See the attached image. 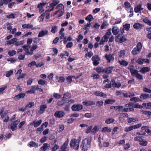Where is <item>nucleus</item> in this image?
<instances>
[{
	"label": "nucleus",
	"mask_w": 151,
	"mask_h": 151,
	"mask_svg": "<svg viewBox=\"0 0 151 151\" xmlns=\"http://www.w3.org/2000/svg\"><path fill=\"white\" fill-rule=\"evenodd\" d=\"M86 139L87 141V143L86 144L90 147L91 142V137L88 138Z\"/></svg>",
	"instance_id": "nucleus-43"
},
{
	"label": "nucleus",
	"mask_w": 151,
	"mask_h": 151,
	"mask_svg": "<svg viewBox=\"0 0 151 151\" xmlns=\"http://www.w3.org/2000/svg\"><path fill=\"white\" fill-rule=\"evenodd\" d=\"M142 113L145 114L147 116L150 117L151 115V112L149 111L142 110Z\"/></svg>",
	"instance_id": "nucleus-40"
},
{
	"label": "nucleus",
	"mask_w": 151,
	"mask_h": 151,
	"mask_svg": "<svg viewBox=\"0 0 151 151\" xmlns=\"http://www.w3.org/2000/svg\"><path fill=\"white\" fill-rule=\"evenodd\" d=\"M111 128H109L108 127H106L103 128L101 130L102 132H107L108 133H109L111 131Z\"/></svg>",
	"instance_id": "nucleus-25"
},
{
	"label": "nucleus",
	"mask_w": 151,
	"mask_h": 151,
	"mask_svg": "<svg viewBox=\"0 0 151 151\" xmlns=\"http://www.w3.org/2000/svg\"><path fill=\"white\" fill-rule=\"evenodd\" d=\"M142 10V5L140 4L135 7L134 8V12L137 13Z\"/></svg>",
	"instance_id": "nucleus-26"
},
{
	"label": "nucleus",
	"mask_w": 151,
	"mask_h": 151,
	"mask_svg": "<svg viewBox=\"0 0 151 151\" xmlns=\"http://www.w3.org/2000/svg\"><path fill=\"white\" fill-rule=\"evenodd\" d=\"M124 5L125 7L127 9L130 8L131 6L130 3L128 1H126L124 2Z\"/></svg>",
	"instance_id": "nucleus-51"
},
{
	"label": "nucleus",
	"mask_w": 151,
	"mask_h": 151,
	"mask_svg": "<svg viewBox=\"0 0 151 151\" xmlns=\"http://www.w3.org/2000/svg\"><path fill=\"white\" fill-rule=\"evenodd\" d=\"M126 54V52L124 50H121L119 52L118 56L119 58H121L124 56Z\"/></svg>",
	"instance_id": "nucleus-33"
},
{
	"label": "nucleus",
	"mask_w": 151,
	"mask_h": 151,
	"mask_svg": "<svg viewBox=\"0 0 151 151\" xmlns=\"http://www.w3.org/2000/svg\"><path fill=\"white\" fill-rule=\"evenodd\" d=\"M133 27L136 29H141L142 28V24L138 23H135L133 25Z\"/></svg>",
	"instance_id": "nucleus-30"
},
{
	"label": "nucleus",
	"mask_w": 151,
	"mask_h": 151,
	"mask_svg": "<svg viewBox=\"0 0 151 151\" xmlns=\"http://www.w3.org/2000/svg\"><path fill=\"white\" fill-rule=\"evenodd\" d=\"M123 27L125 30L128 31L129 30L130 27V24H125L123 25Z\"/></svg>",
	"instance_id": "nucleus-39"
},
{
	"label": "nucleus",
	"mask_w": 151,
	"mask_h": 151,
	"mask_svg": "<svg viewBox=\"0 0 151 151\" xmlns=\"http://www.w3.org/2000/svg\"><path fill=\"white\" fill-rule=\"evenodd\" d=\"M17 127V126H16L15 125L12 124L11 123L10 124L9 126H8V127L10 128L12 131L15 130Z\"/></svg>",
	"instance_id": "nucleus-44"
},
{
	"label": "nucleus",
	"mask_w": 151,
	"mask_h": 151,
	"mask_svg": "<svg viewBox=\"0 0 151 151\" xmlns=\"http://www.w3.org/2000/svg\"><path fill=\"white\" fill-rule=\"evenodd\" d=\"M119 63L121 65H122L124 66H127L128 64V63L125 60L122 59L121 60H119Z\"/></svg>",
	"instance_id": "nucleus-24"
},
{
	"label": "nucleus",
	"mask_w": 151,
	"mask_h": 151,
	"mask_svg": "<svg viewBox=\"0 0 151 151\" xmlns=\"http://www.w3.org/2000/svg\"><path fill=\"white\" fill-rule=\"evenodd\" d=\"M142 105L145 106L146 108L149 109L150 107H151V102H149L148 103H143Z\"/></svg>",
	"instance_id": "nucleus-42"
},
{
	"label": "nucleus",
	"mask_w": 151,
	"mask_h": 151,
	"mask_svg": "<svg viewBox=\"0 0 151 151\" xmlns=\"http://www.w3.org/2000/svg\"><path fill=\"white\" fill-rule=\"evenodd\" d=\"M42 122V121L41 119L37 121L34 120L30 124L31 125H33L36 128L41 124Z\"/></svg>",
	"instance_id": "nucleus-13"
},
{
	"label": "nucleus",
	"mask_w": 151,
	"mask_h": 151,
	"mask_svg": "<svg viewBox=\"0 0 151 151\" xmlns=\"http://www.w3.org/2000/svg\"><path fill=\"white\" fill-rule=\"evenodd\" d=\"M115 121L114 119L112 118L107 119L105 121V123L106 124H110L113 123Z\"/></svg>",
	"instance_id": "nucleus-29"
},
{
	"label": "nucleus",
	"mask_w": 151,
	"mask_h": 151,
	"mask_svg": "<svg viewBox=\"0 0 151 151\" xmlns=\"http://www.w3.org/2000/svg\"><path fill=\"white\" fill-rule=\"evenodd\" d=\"M130 100L131 101H134L135 102H138L139 101H141V100L139 98L136 97H133L131 98Z\"/></svg>",
	"instance_id": "nucleus-46"
},
{
	"label": "nucleus",
	"mask_w": 151,
	"mask_h": 151,
	"mask_svg": "<svg viewBox=\"0 0 151 151\" xmlns=\"http://www.w3.org/2000/svg\"><path fill=\"white\" fill-rule=\"evenodd\" d=\"M99 131L98 128V126L97 125L95 126L93 129H92L91 132L93 133H95Z\"/></svg>",
	"instance_id": "nucleus-54"
},
{
	"label": "nucleus",
	"mask_w": 151,
	"mask_h": 151,
	"mask_svg": "<svg viewBox=\"0 0 151 151\" xmlns=\"http://www.w3.org/2000/svg\"><path fill=\"white\" fill-rule=\"evenodd\" d=\"M104 102L103 101H98L96 103V105L99 107H100L103 106Z\"/></svg>",
	"instance_id": "nucleus-59"
},
{
	"label": "nucleus",
	"mask_w": 151,
	"mask_h": 151,
	"mask_svg": "<svg viewBox=\"0 0 151 151\" xmlns=\"http://www.w3.org/2000/svg\"><path fill=\"white\" fill-rule=\"evenodd\" d=\"M28 146L30 147H39L38 144V143L33 141H31L29 142L28 144Z\"/></svg>",
	"instance_id": "nucleus-20"
},
{
	"label": "nucleus",
	"mask_w": 151,
	"mask_h": 151,
	"mask_svg": "<svg viewBox=\"0 0 151 151\" xmlns=\"http://www.w3.org/2000/svg\"><path fill=\"white\" fill-rule=\"evenodd\" d=\"M57 27L56 26H54L52 27L51 29V32L55 34L56 32L57 31Z\"/></svg>",
	"instance_id": "nucleus-55"
},
{
	"label": "nucleus",
	"mask_w": 151,
	"mask_h": 151,
	"mask_svg": "<svg viewBox=\"0 0 151 151\" xmlns=\"http://www.w3.org/2000/svg\"><path fill=\"white\" fill-rule=\"evenodd\" d=\"M150 68L149 67H146L142 68V73H145L149 71Z\"/></svg>",
	"instance_id": "nucleus-34"
},
{
	"label": "nucleus",
	"mask_w": 151,
	"mask_h": 151,
	"mask_svg": "<svg viewBox=\"0 0 151 151\" xmlns=\"http://www.w3.org/2000/svg\"><path fill=\"white\" fill-rule=\"evenodd\" d=\"M65 115V113L63 111H58L54 113L55 116L58 118H60L63 117Z\"/></svg>",
	"instance_id": "nucleus-9"
},
{
	"label": "nucleus",
	"mask_w": 151,
	"mask_h": 151,
	"mask_svg": "<svg viewBox=\"0 0 151 151\" xmlns=\"http://www.w3.org/2000/svg\"><path fill=\"white\" fill-rule=\"evenodd\" d=\"M111 29H109L107 30L105 35L104 36L101 40L100 41L99 44L100 45H103L105 42H107L109 37L111 35Z\"/></svg>",
	"instance_id": "nucleus-2"
},
{
	"label": "nucleus",
	"mask_w": 151,
	"mask_h": 151,
	"mask_svg": "<svg viewBox=\"0 0 151 151\" xmlns=\"http://www.w3.org/2000/svg\"><path fill=\"white\" fill-rule=\"evenodd\" d=\"M71 94L69 92H66L63 94V96L62 97V100L63 101L66 100L67 99L71 98Z\"/></svg>",
	"instance_id": "nucleus-18"
},
{
	"label": "nucleus",
	"mask_w": 151,
	"mask_h": 151,
	"mask_svg": "<svg viewBox=\"0 0 151 151\" xmlns=\"http://www.w3.org/2000/svg\"><path fill=\"white\" fill-rule=\"evenodd\" d=\"M16 53V52L14 50H12L11 51H9L8 54L10 56H13Z\"/></svg>",
	"instance_id": "nucleus-47"
},
{
	"label": "nucleus",
	"mask_w": 151,
	"mask_h": 151,
	"mask_svg": "<svg viewBox=\"0 0 151 151\" xmlns=\"http://www.w3.org/2000/svg\"><path fill=\"white\" fill-rule=\"evenodd\" d=\"M47 107L46 104H44L41 105L40 106V110L42 113L44 112L45 111V109Z\"/></svg>",
	"instance_id": "nucleus-28"
},
{
	"label": "nucleus",
	"mask_w": 151,
	"mask_h": 151,
	"mask_svg": "<svg viewBox=\"0 0 151 151\" xmlns=\"http://www.w3.org/2000/svg\"><path fill=\"white\" fill-rule=\"evenodd\" d=\"M36 65V62L35 61H33L29 63L28 65V66L29 67L31 68L34 65Z\"/></svg>",
	"instance_id": "nucleus-58"
},
{
	"label": "nucleus",
	"mask_w": 151,
	"mask_h": 151,
	"mask_svg": "<svg viewBox=\"0 0 151 151\" xmlns=\"http://www.w3.org/2000/svg\"><path fill=\"white\" fill-rule=\"evenodd\" d=\"M53 96L56 99H60L62 97V95L59 93H53Z\"/></svg>",
	"instance_id": "nucleus-35"
},
{
	"label": "nucleus",
	"mask_w": 151,
	"mask_h": 151,
	"mask_svg": "<svg viewBox=\"0 0 151 151\" xmlns=\"http://www.w3.org/2000/svg\"><path fill=\"white\" fill-rule=\"evenodd\" d=\"M92 127L93 126L92 125L88 127L85 131L86 133L87 134L91 132Z\"/></svg>",
	"instance_id": "nucleus-61"
},
{
	"label": "nucleus",
	"mask_w": 151,
	"mask_h": 151,
	"mask_svg": "<svg viewBox=\"0 0 151 151\" xmlns=\"http://www.w3.org/2000/svg\"><path fill=\"white\" fill-rule=\"evenodd\" d=\"M137 119L136 118H128L127 119V121L129 123H131L132 122H135L136 121H137Z\"/></svg>",
	"instance_id": "nucleus-27"
},
{
	"label": "nucleus",
	"mask_w": 151,
	"mask_h": 151,
	"mask_svg": "<svg viewBox=\"0 0 151 151\" xmlns=\"http://www.w3.org/2000/svg\"><path fill=\"white\" fill-rule=\"evenodd\" d=\"M48 31L47 30H42L39 33L38 37H42L45 36V35H47Z\"/></svg>",
	"instance_id": "nucleus-21"
},
{
	"label": "nucleus",
	"mask_w": 151,
	"mask_h": 151,
	"mask_svg": "<svg viewBox=\"0 0 151 151\" xmlns=\"http://www.w3.org/2000/svg\"><path fill=\"white\" fill-rule=\"evenodd\" d=\"M142 49V43L138 42L136 46L132 50L131 53L132 55H136L139 53L141 51Z\"/></svg>",
	"instance_id": "nucleus-4"
},
{
	"label": "nucleus",
	"mask_w": 151,
	"mask_h": 151,
	"mask_svg": "<svg viewBox=\"0 0 151 151\" xmlns=\"http://www.w3.org/2000/svg\"><path fill=\"white\" fill-rule=\"evenodd\" d=\"M59 80L58 81L60 83H63L64 82L65 80V78L63 76H60L59 77Z\"/></svg>",
	"instance_id": "nucleus-63"
},
{
	"label": "nucleus",
	"mask_w": 151,
	"mask_h": 151,
	"mask_svg": "<svg viewBox=\"0 0 151 151\" xmlns=\"http://www.w3.org/2000/svg\"><path fill=\"white\" fill-rule=\"evenodd\" d=\"M108 25V24H107V21H104L102 24H101V29H103L104 27L105 26H106L107 25Z\"/></svg>",
	"instance_id": "nucleus-62"
},
{
	"label": "nucleus",
	"mask_w": 151,
	"mask_h": 151,
	"mask_svg": "<svg viewBox=\"0 0 151 151\" xmlns=\"http://www.w3.org/2000/svg\"><path fill=\"white\" fill-rule=\"evenodd\" d=\"M101 59L98 55H95L93 56L91 58V60L93 61V64L94 66H97L99 65Z\"/></svg>",
	"instance_id": "nucleus-5"
},
{
	"label": "nucleus",
	"mask_w": 151,
	"mask_h": 151,
	"mask_svg": "<svg viewBox=\"0 0 151 151\" xmlns=\"http://www.w3.org/2000/svg\"><path fill=\"white\" fill-rule=\"evenodd\" d=\"M83 108V106L80 104L73 105L72 107V110L74 111H78L82 109Z\"/></svg>",
	"instance_id": "nucleus-7"
},
{
	"label": "nucleus",
	"mask_w": 151,
	"mask_h": 151,
	"mask_svg": "<svg viewBox=\"0 0 151 151\" xmlns=\"http://www.w3.org/2000/svg\"><path fill=\"white\" fill-rule=\"evenodd\" d=\"M118 40L119 41H117V42H119L120 43H122L127 41V40L123 36L118 39Z\"/></svg>",
	"instance_id": "nucleus-41"
},
{
	"label": "nucleus",
	"mask_w": 151,
	"mask_h": 151,
	"mask_svg": "<svg viewBox=\"0 0 151 151\" xmlns=\"http://www.w3.org/2000/svg\"><path fill=\"white\" fill-rule=\"evenodd\" d=\"M68 143L69 140L68 139H67L60 147V150L58 151H69V150H66Z\"/></svg>",
	"instance_id": "nucleus-8"
},
{
	"label": "nucleus",
	"mask_w": 151,
	"mask_h": 151,
	"mask_svg": "<svg viewBox=\"0 0 151 151\" xmlns=\"http://www.w3.org/2000/svg\"><path fill=\"white\" fill-rule=\"evenodd\" d=\"M15 14H14L13 13H11L10 14H9L6 16V18L8 19L12 18L14 19L15 18Z\"/></svg>",
	"instance_id": "nucleus-60"
},
{
	"label": "nucleus",
	"mask_w": 151,
	"mask_h": 151,
	"mask_svg": "<svg viewBox=\"0 0 151 151\" xmlns=\"http://www.w3.org/2000/svg\"><path fill=\"white\" fill-rule=\"evenodd\" d=\"M103 67H101L99 66L96 68V71L98 73H101L103 72L104 73V69H102Z\"/></svg>",
	"instance_id": "nucleus-37"
},
{
	"label": "nucleus",
	"mask_w": 151,
	"mask_h": 151,
	"mask_svg": "<svg viewBox=\"0 0 151 151\" xmlns=\"http://www.w3.org/2000/svg\"><path fill=\"white\" fill-rule=\"evenodd\" d=\"M83 104L85 106H91L95 104V103L91 100H85L83 102Z\"/></svg>",
	"instance_id": "nucleus-17"
},
{
	"label": "nucleus",
	"mask_w": 151,
	"mask_h": 151,
	"mask_svg": "<svg viewBox=\"0 0 151 151\" xmlns=\"http://www.w3.org/2000/svg\"><path fill=\"white\" fill-rule=\"evenodd\" d=\"M112 85L113 87H115L117 88H119L121 86V84L120 82H118V83L115 82L114 83H112Z\"/></svg>",
	"instance_id": "nucleus-49"
},
{
	"label": "nucleus",
	"mask_w": 151,
	"mask_h": 151,
	"mask_svg": "<svg viewBox=\"0 0 151 151\" xmlns=\"http://www.w3.org/2000/svg\"><path fill=\"white\" fill-rule=\"evenodd\" d=\"M91 77H93V79H98L100 77V75L98 74H93L91 76Z\"/></svg>",
	"instance_id": "nucleus-56"
},
{
	"label": "nucleus",
	"mask_w": 151,
	"mask_h": 151,
	"mask_svg": "<svg viewBox=\"0 0 151 151\" xmlns=\"http://www.w3.org/2000/svg\"><path fill=\"white\" fill-rule=\"evenodd\" d=\"M50 147V145L49 144L45 143L43 144L42 147L40 148V151H46L49 150Z\"/></svg>",
	"instance_id": "nucleus-10"
},
{
	"label": "nucleus",
	"mask_w": 151,
	"mask_h": 151,
	"mask_svg": "<svg viewBox=\"0 0 151 151\" xmlns=\"http://www.w3.org/2000/svg\"><path fill=\"white\" fill-rule=\"evenodd\" d=\"M26 96V93H20L18 95L15 96L13 99L15 101H17L20 99H23Z\"/></svg>",
	"instance_id": "nucleus-12"
},
{
	"label": "nucleus",
	"mask_w": 151,
	"mask_h": 151,
	"mask_svg": "<svg viewBox=\"0 0 151 151\" xmlns=\"http://www.w3.org/2000/svg\"><path fill=\"white\" fill-rule=\"evenodd\" d=\"M13 71L12 70H10L6 73L5 76L6 77H9L11 76L13 73Z\"/></svg>",
	"instance_id": "nucleus-48"
},
{
	"label": "nucleus",
	"mask_w": 151,
	"mask_h": 151,
	"mask_svg": "<svg viewBox=\"0 0 151 151\" xmlns=\"http://www.w3.org/2000/svg\"><path fill=\"white\" fill-rule=\"evenodd\" d=\"M105 58L107 60L108 63L110 62L111 60L113 61L114 60V55L111 54H106L105 55Z\"/></svg>",
	"instance_id": "nucleus-11"
},
{
	"label": "nucleus",
	"mask_w": 151,
	"mask_h": 151,
	"mask_svg": "<svg viewBox=\"0 0 151 151\" xmlns=\"http://www.w3.org/2000/svg\"><path fill=\"white\" fill-rule=\"evenodd\" d=\"M83 36L81 34H80L78 36V37L76 40L78 42H81V41L83 39Z\"/></svg>",
	"instance_id": "nucleus-57"
},
{
	"label": "nucleus",
	"mask_w": 151,
	"mask_h": 151,
	"mask_svg": "<svg viewBox=\"0 0 151 151\" xmlns=\"http://www.w3.org/2000/svg\"><path fill=\"white\" fill-rule=\"evenodd\" d=\"M59 148V146L57 144H55L53 147L51 149V151H56Z\"/></svg>",
	"instance_id": "nucleus-52"
},
{
	"label": "nucleus",
	"mask_w": 151,
	"mask_h": 151,
	"mask_svg": "<svg viewBox=\"0 0 151 151\" xmlns=\"http://www.w3.org/2000/svg\"><path fill=\"white\" fill-rule=\"evenodd\" d=\"M25 57V55L24 54H20L18 57V59L20 60H22L24 59Z\"/></svg>",
	"instance_id": "nucleus-64"
},
{
	"label": "nucleus",
	"mask_w": 151,
	"mask_h": 151,
	"mask_svg": "<svg viewBox=\"0 0 151 151\" xmlns=\"http://www.w3.org/2000/svg\"><path fill=\"white\" fill-rule=\"evenodd\" d=\"M24 42V40H22L19 42H17L14 43V45L15 46L17 47L18 46H20L23 45Z\"/></svg>",
	"instance_id": "nucleus-38"
},
{
	"label": "nucleus",
	"mask_w": 151,
	"mask_h": 151,
	"mask_svg": "<svg viewBox=\"0 0 151 151\" xmlns=\"http://www.w3.org/2000/svg\"><path fill=\"white\" fill-rule=\"evenodd\" d=\"M112 32L113 34L114 35L117 34L119 32L118 27L117 26H114L112 27Z\"/></svg>",
	"instance_id": "nucleus-22"
},
{
	"label": "nucleus",
	"mask_w": 151,
	"mask_h": 151,
	"mask_svg": "<svg viewBox=\"0 0 151 151\" xmlns=\"http://www.w3.org/2000/svg\"><path fill=\"white\" fill-rule=\"evenodd\" d=\"M64 52L61 53L60 55H58V56H60L61 59L64 58V56H66L68 57L69 56V53L67 51H64Z\"/></svg>",
	"instance_id": "nucleus-32"
},
{
	"label": "nucleus",
	"mask_w": 151,
	"mask_h": 151,
	"mask_svg": "<svg viewBox=\"0 0 151 151\" xmlns=\"http://www.w3.org/2000/svg\"><path fill=\"white\" fill-rule=\"evenodd\" d=\"M133 65H129L128 67V69L130 71L131 75L132 76H135V77L140 80L142 79V75L138 73L137 70L134 69Z\"/></svg>",
	"instance_id": "nucleus-1"
},
{
	"label": "nucleus",
	"mask_w": 151,
	"mask_h": 151,
	"mask_svg": "<svg viewBox=\"0 0 151 151\" xmlns=\"http://www.w3.org/2000/svg\"><path fill=\"white\" fill-rule=\"evenodd\" d=\"M46 83L45 81L41 79H40L38 82V84L41 85H44Z\"/></svg>",
	"instance_id": "nucleus-53"
},
{
	"label": "nucleus",
	"mask_w": 151,
	"mask_h": 151,
	"mask_svg": "<svg viewBox=\"0 0 151 151\" xmlns=\"http://www.w3.org/2000/svg\"><path fill=\"white\" fill-rule=\"evenodd\" d=\"M94 94L97 96H101L104 98L106 97V95L102 92L99 91H96L94 93Z\"/></svg>",
	"instance_id": "nucleus-16"
},
{
	"label": "nucleus",
	"mask_w": 151,
	"mask_h": 151,
	"mask_svg": "<svg viewBox=\"0 0 151 151\" xmlns=\"http://www.w3.org/2000/svg\"><path fill=\"white\" fill-rule=\"evenodd\" d=\"M80 141L78 139L77 140L76 139H72L70 143V147H73L76 150H78L79 147Z\"/></svg>",
	"instance_id": "nucleus-3"
},
{
	"label": "nucleus",
	"mask_w": 151,
	"mask_h": 151,
	"mask_svg": "<svg viewBox=\"0 0 151 151\" xmlns=\"http://www.w3.org/2000/svg\"><path fill=\"white\" fill-rule=\"evenodd\" d=\"M94 18L93 16L91 14H89L85 18L86 20L88 21L89 22H91L92 20Z\"/></svg>",
	"instance_id": "nucleus-31"
},
{
	"label": "nucleus",
	"mask_w": 151,
	"mask_h": 151,
	"mask_svg": "<svg viewBox=\"0 0 151 151\" xmlns=\"http://www.w3.org/2000/svg\"><path fill=\"white\" fill-rule=\"evenodd\" d=\"M142 126L141 124L132 125L129 127H126L124 129L125 132H128L130 131L133 129H137L139 128Z\"/></svg>",
	"instance_id": "nucleus-6"
},
{
	"label": "nucleus",
	"mask_w": 151,
	"mask_h": 151,
	"mask_svg": "<svg viewBox=\"0 0 151 151\" xmlns=\"http://www.w3.org/2000/svg\"><path fill=\"white\" fill-rule=\"evenodd\" d=\"M66 79L67 82L69 84L72 81V76H69L67 77L66 78Z\"/></svg>",
	"instance_id": "nucleus-50"
},
{
	"label": "nucleus",
	"mask_w": 151,
	"mask_h": 151,
	"mask_svg": "<svg viewBox=\"0 0 151 151\" xmlns=\"http://www.w3.org/2000/svg\"><path fill=\"white\" fill-rule=\"evenodd\" d=\"M82 147V150L83 151H87L88 148L90 147L88 146L85 144V141L84 140H83L82 141V145L81 146Z\"/></svg>",
	"instance_id": "nucleus-15"
},
{
	"label": "nucleus",
	"mask_w": 151,
	"mask_h": 151,
	"mask_svg": "<svg viewBox=\"0 0 151 151\" xmlns=\"http://www.w3.org/2000/svg\"><path fill=\"white\" fill-rule=\"evenodd\" d=\"M35 105L34 102H31L28 103L25 106L26 108H31Z\"/></svg>",
	"instance_id": "nucleus-45"
},
{
	"label": "nucleus",
	"mask_w": 151,
	"mask_h": 151,
	"mask_svg": "<svg viewBox=\"0 0 151 151\" xmlns=\"http://www.w3.org/2000/svg\"><path fill=\"white\" fill-rule=\"evenodd\" d=\"M115 102V100L114 99H106L105 101L104 105L106 104H112L114 103Z\"/></svg>",
	"instance_id": "nucleus-23"
},
{
	"label": "nucleus",
	"mask_w": 151,
	"mask_h": 151,
	"mask_svg": "<svg viewBox=\"0 0 151 151\" xmlns=\"http://www.w3.org/2000/svg\"><path fill=\"white\" fill-rule=\"evenodd\" d=\"M113 66H109L106 67L104 69V73L106 74H110L112 73V70L114 68Z\"/></svg>",
	"instance_id": "nucleus-14"
},
{
	"label": "nucleus",
	"mask_w": 151,
	"mask_h": 151,
	"mask_svg": "<svg viewBox=\"0 0 151 151\" xmlns=\"http://www.w3.org/2000/svg\"><path fill=\"white\" fill-rule=\"evenodd\" d=\"M60 1L58 0H53L52 3L49 4V6L48 7H54L57 4H59Z\"/></svg>",
	"instance_id": "nucleus-19"
},
{
	"label": "nucleus",
	"mask_w": 151,
	"mask_h": 151,
	"mask_svg": "<svg viewBox=\"0 0 151 151\" xmlns=\"http://www.w3.org/2000/svg\"><path fill=\"white\" fill-rule=\"evenodd\" d=\"M134 140L135 141L139 142V144L142 145V136H137L134 138Z\"/></svg>",
	"instance_id": "nucleus-36"
}]
</instances>
